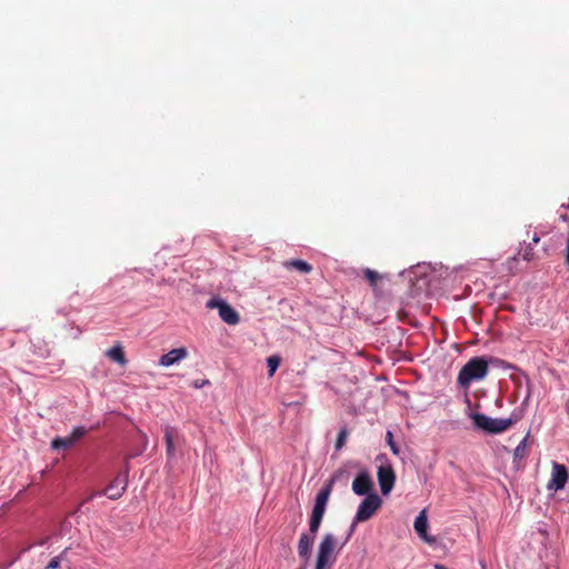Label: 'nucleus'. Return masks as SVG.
<instances>
[{
  "label": "nucleus",
  "instance_id": "f257e3e1",
  "mask_svg": "<svg viewBox=\"0 0 569 569\" xmlns=\"http://www.w3.org/2000/svg\"><path fill=\"white\" fill-rule=\"evenodd\" d=\"M522 410H513L509 418H491L483 413H472L475 426L487 433H501L522 419Z\"/></svg>",
  "mask_w": 569,
  "mask_h": 569
},
{
  "label": "nucleus",
  "instance_id": "f03ea898",
  "mask_svg": "<svg viewBox=\"0 0 569 569\" xmlns=\"http://www.w3.org/2000/svg\"><path fill=\"white\" fill-rule=\"evenodd\" d=\"M488 372V361L483 357H473L460 369L457 382L467 390L471 382L483 379Z\"/></svg>",
  "mask_w": 569,
  "mask_h": 569
},
{
  "label": "nucleus",
  "instance_id": "7ed1b4c3",
  "mask_svg": "<svg viewBox=\"0 0 569 569\" xmlns=\"http://www.w3.org/2000/svg\"><path fill=\"white\" fill-rule=\"evenodd\" d=\"M381 506L382 499L377 493L368 495L358 507L348 538L353 533L357 523L371 519Z\"/></svg>",
  "mask_w": 569,
  "mask_h": 569
},
{
  "label": "nucleus",
  "instance_id": "20e7f679",
  "mask_svg": "<svg viewBox=\"0 0 569 569\" xmlns=\"http://www.w3.org/2000/svg\"><path fill=\"white\" fill-rule=\"evenodd\" d=\"M206 306L209 309H217L222 321L230 326H236L240 322L239 313L226 300L219 297L209 299Z\"/></svg>",
  "mask_w": 569,
  "mask_h": 569
},
{
  "label": "nucleus",
  "instance_id": "39448f33",
  "mask_svg": "<svg viewBox=\"0 0 569 569\" xmlns=\"http://www.w3.org/2000/svg\"><path fill=\"white\" fill-rule=\"evenodd\" d=\"M377 460H383V462L378 467L377 478L380 486L381 493L387 496L391 492L395 482H396V473L390 462L382 456H378Z\"/></svg>",
  "mask_w": 569,
  "mask_h": 569
},
{
  "label": "nucleus",
  "instance_id": "423d86ee",
  "mask_svg": "<svg viewBox=\"0 0 569 569\" xmlns=\"http://www.w3.org/2000/svg\"><path fill=\"white\" fill-rule=\"evenodd\" d=\"M336 546L337 540L333 535L327 533L323 536L318 549L316 569H323L328 565Z\"/></svg>",
  "mask_w": 569,
  "mask_h": 569
},
{
  "label": "nucleus",
  "instance_id": "0eeeda50",
  "mask_svg": "<svg viewBox=\"0 0 569 569\" xmlns=\"http://www.w3.org/2000/svg\"><path fill=\"white\" fill-rule=\"evenodd\" d=\"M569 478L568 470L565 465L553 462L552 463V471H551V478L547 485V488L549 490H561L565 488L567 481Z\"/></svg>",
  "mask_w": 569,
  "mask_h": 569
},
{
  "label": "nucleus",
  "instance_id": "6e6552de",
  "mask_svg": "<svg viewBox=\"0 0 569 569\" xmlns=\"http://www.w3.org/2000/svg\"><path fill=\"white\" fill-rule=\"evenodd\" d=\"M333 480H330L323 486L316 496L315 505L312 508V516L322 517L325 516L327 503L329 501L332 491Z\"/></svg>",
  "mask_w": 569,
  "mask_h": 569
},
{
  "label": "nucleus",
  "instance_id": "1a4fd4ad",
  "mask_svg": "<svg viewBox=\"0 0 569 569\" xmlns=\"http://www.w3.org/2000/svg\"><path fill=\"white\" fill-rule=\"evenodd\" d=\"M86 433L87 429L84 427H76L69 436L54 438L51 447L56 450L70 448Z\"/></svg>",
  "mask_w": 569,
  "mask_h": 569
},
{
  "label": "nucleus",
  "instance_id": "9d476101",
  "mask_svg": "<svg viewBox=\"0 0 569 569\" xmlns=\"http://www.w3.org/2000/svg\"><path fill=\"white\" fill-rule=\"evenodd\" d=\"M372 487L371 477L366 470H361L352 481V491L358 496L371 495Z\"/></svg>",
  "mask_w": 569,
  "mask_h": 569
},
{
  "label": "nucleus",
  "instance_id": "9b49d317",
  "mask_svg": "<svg viewBox=\"0 0 569 569\" xmlns=\"http://www.w3.org/2000/svg\"><path fill=\"white\" fill-rule=\"evenodd\" d=\"M127 483L128 470L126 471L124 476H118L111 481V483L106 488L104 495H107L111 500H117L126 491Z\"/></svg>",
  "mask_w": 569,
  "mask_h": 569
},
{
  "label": "nucleus",
  "instance_id": "f8f14e48",
  "mask_svg": "<svg viewBox=\"0 0 569 569\" xmlns=\"http://www.w3.org/2000/svg\"><path fill=\"white\" fill-rule=\"evenodd\" d=\"M188 357V350L184 347L176 348L162 355L159 359V365L162 367H170Z\"/></svg>",
  "mask_w": 569,
  "mask_h": 569
},
{
  "label": "nucleus",
  "instance_id": "ddd939ff",
  "mask_svg": "<svg viewBox=\"0 0 569 569\" xmlns=\"http://www.w3.org/2000/svg\"><path fill=\"white\" fill-rule=\"evenodd\" d=\"M413 528L418 536L428 543H432L435 541L433 538L428 536V518L426 510H421L418 517L415 520Z\"/></svg>",
  "mask_w": 569,
  "mask_h": 569
},
{
  "label": "nucleus",
  "instance_id": "4468645a",
  "mask_svg": "<svg viewBox=\"0 0 569 569\" xmlns=\"http://www.w3.org/2000/svg\"><path fill=\"white\" fill-rule=\"evenodd\" d=\"M313 540H315L313 536H309L307 533H302L300 536V539L298 542V553L301 558L309 557Z\"/></svg>",
  "mask_w": 569,
  "mask_h": 569
},
{
  "label": "nucleus",
  "instance_id": "2eb2a0df",
  "mask_svg": "<svg viewBox=\"0 0 569 569\" xmlns=\"http://www.w3.org/2000/svg\"><path fill=\"white\" fill-rule=\"evenodd\" d=\"M163 432H164V441H166V447H167V456L169 459H171L174 457V452H176L174 442H173V439L176 436V430H174V428H172L170 426H166L163 429Z\"/></svg>",
  "mask_w": 569,
  "mask_h": 569
},
{
  "label": "nucleus",
  "instance_id": "dca6fc26",
  "mask_svg": "<svg viewBox=\"0 0 569 569\" xmlns=\"http://www.w3.org/2000/svg\"><path fill=\"white\" fill-rule=\"evenodd\" d=\"M283 267L286 269H296L301 273H310L312 271V266L300 259L287 260L283 262Z\"/></svg>",
  "mask_w": 569,
  "mask_h": 569
},
{
  "label": "nucleus",
  "instance_id": "f3484780",
  "mask_svg": "<svg viewBox=\"0 0 569 569\" xmlns=\"http://www.w3.org/2000/svg\"><path fill=\"white\" fill-rule=\"evenodd\" d=\"M106 355L114 362L123 366L127 363L126 355L123 348L120 345H117L109 350H107Z\"/></svg>",
  "mask_w": 569,
  "mask_h": 569
},
{
  "label": "nucleus",
  "instance_id": "a211bd4d",
  "mask_svg": "<svg viewBox=\"0 0 569 569\" xmlns=\"http://www.w3.org/2000/svg\"><path fill=\"white\" fill-rule=\"evenodd\" d=\"M69 549H70V548H69V547H67V548H64V549L62 550V552H61L59 556L53 557V558L49 561V563L47 565V569H57V568H59V567H60L61 561H63V560H66V559H67V553H68Z\"/></svg>",
  "mask_w": 569,
  "mask_h": 569
},
{
  "label": "nucleus",
  "instance_id": "6ab92c4d",
  "mask_svg": "<svg viewBox=\"0 0 569 569\" xmlns=\"http://www.w3.org/2000/svg\"><path fill=\"white\" fill-rule=\"evenodd\" d=\"M527 456V438L522 439L516 447L513 457L515 459H523Z\"/></svg>",
  "mask_w": 569,
  "mask_h": 569
},
{
  "label": "nucleus",
  "instance_id": "aec40b11",
  "mask_svg": "<svg viewBox=\"0 0 569 569\" xmlns=\"http://www.w3.org/2000/svg\"><path fill=\"white\" fill-rule=\"evenodd\" d=\"M267 365H268V372H269V376H273V373L276 372V370L278 369L279 365H280V358L277 357V356H271L267 359Z\"/></svg>",
  "mask_w": 569,
  "mask_h": 569
},
{
  "label": "nucleus",
  "instance_id": "412c9836",
  "mask_svg": "<svg viewBox=\"0 0 569 569\" xmlns=\"http://www.w3.org/2000/svg\"><path fill=\"white\" fill-rule=\"evenodd\" d=\"M321 521H322V517H317V516L311 515L310 521H309V531L312 536H315L318 532Z\"/></svg>",
  "mask_w": 569,
  "mask_h": 569
},
{
  "label": "nucleus",
  "instance_id": "4be33fe9",
  "mask_svg": "<svg viewBox=\"0 0 569 569\" xmlns=\"http://www.w3.org/2000/svg\"><path fill=\"white\" fill-rule=\"evenodd\" d=\"M347 437H348V430H347V428H346V427H343V428L339 431L338 437H337V440H336V445H335V447H336V449H337V450H340V449L345 446L346 440H347Z\"/></svg>",
  "mask_w": 569,
  "mask_h": 569
},
{
  "label": "nucleus",
  "instance_id": "5701e85b",
  "mask_svg": "<svg viewBox=\"0 0 569 569\" xmlns=\"http://www.w3.org/2000/svg\"><path fill=\"white\" fill-rule=\"evenodd\" d=\"M386 440H387V443L389 445L390 450L392 451V453L398 456L400 453V448L393 441V435H392V432L390 430H388L387 433H386Z\"/></svg>",
  "mask_w": 569,
  "mask_h": 569
},
{
  "label": "nucleus",
  "instance_id": "b1692460",
  "mask_svg": "<svg viewBox=\"0 0 569 569\" xmlns=\"http://www.w3.org/2000/svg\"><path fill=\"white\" fill-rule=\"evenodd\" d=\"M365 276H366V278L368 279V281L370 282L371 286H375L377 280L380 278L378 272H376L373 270H370V269H367L365 271Z\"/></svg>",
  "mask_w": 569,
  "mask_h": 569
},
{
  "label": "nucleus",
  "instance_id": "393cba45",
  "mask_svg": "<svg viewBox=\"0 0 569 569\" xmlns=\"http://www.w3.org/2000/svg\"><path fill=\"white\" fill-rule=\"evenodd\" d=\"M519 254H521L522 259L526 260V261H530L533 259V249L531 247V244H528L523 250L522 252H520Z\"/></svg>",
  "mask_w": 569,
  "mask_h": 569
},
{
  "label": "nucleus",
  "instance_id": "a878e982",
  "mask_svg": "<svg viewBox=\"0 0 569 569\" xmlns=\"http://www.w3.org/2000/svg\"><path fill=\"white\" fill-rule=\"evenodd\" d=\"M139 433L141 435L142 437V440H143V447H142V450L137 452V453H132L129 456V458H133V457H137L139 456L146 448H147V445H148V438H147V435L143 433L142 431H139Z\"/></svg>",
  "mask_w": 569,
  "mask_h": 569
},
{
  "label": "nucleus",
  "instance_id": "bb28decb",
  "mask_svg": "<svg viewBox=\"0 0 569 569\" xmlns=\"http://www.w3.org/2000/svg\"><path fill=\"white\" fill-rule=\"evenodd\" d=\"M565 261H566V264L569 267V237H568L566 250H565Z\"/></svg>",
  "mask_w": 569,
  "mask_h": 569
},
{
  "label": "nucleus",
  "instance_id": "cd10ccee",
  "mask_svg": "<svg viewBox=\"0 0 569 569\" xmlns=\"http://www.w3.org/2000/svg\"><path fill=\"white\" fill-rule=\"evenodd\" d=\"M208 383H209V381H208V380H203V381H199V382H198V381H196V382H194V387H196V388H201V387H203L204 385H208Z\"/></svg>",
  "mask_w": 569,
  "mask_h": 569
},
{
  "label": "nucleus",
  "instance_id": "c85d7f7f",
  "mask_svg": "<svg viewBox=\"0 0 569 569\" xmlns=\"http://www.w3.org/2000/svg\"><path fill=\"white\" fill-rule=\"evenodd\" d=\"M539 240H540V238L537 234H535L533 238H532V242L533 243H538Z\"/></svg>",
  "mask_w": 569,
  "mask_h": 569
},
{
  "label": "nucleus",
  "instance_id": "c756f323",
  "mask_svg": "<svg viewBox=\"0 0 569 569\" xmlns=\"http://www.w3.org/2000/svg\"><path fill=\"white\" fill-rule=\"evenodd\" d=\"M435 569H447L443 565L437 563L435 565Z\"/></svg>",
  "mask_w": 569,
  "mask_h": 569
},
{
  "label": "nucleus",
  "instance_id": "7c9ffc66",
  "mask_svg": "<svg viewBox=\"0 0 569 569\" xmlns=\"http://www.w3.org/2000/svg\"><path fill=\"white\" fill-rule=\"evenodd\" d=\"M298 569H306V567H300V568H298Z\"/></svg>",
  "mask_w": 569,
  "mask_h": 569
}]
</instances>
